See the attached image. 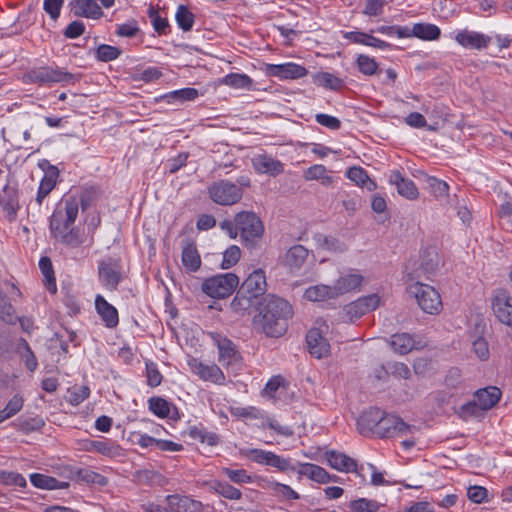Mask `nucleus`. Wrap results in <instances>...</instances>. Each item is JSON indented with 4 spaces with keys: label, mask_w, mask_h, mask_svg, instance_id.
<instances>
[{
    "label": "nucleus",
    "mask_w": 512,
    "mask_h": 512,
    "mask_svg": "<svg viewBox=\"0 0 512 512\" xmlns=\"http://www.w3.org/2000/svg\"><path fill=\"white\" fill-rule=\"evenodd\" d=\"M291 315L292 308L286 300L269 295L260 302L254 324L266 335L279 337L286 331V321Z\"/></svg>",
    "instance_id": "nucleus-1"
},
{
    "label": "nucleus",
    "mask_w": 512,
    "mask_h": 512,
    "mask_svg": "<svg viewBox=\"0 0 512 512\" xmlns=\"http://www.w3.org/2000/svg\"><path fill=\"white\" fill-rule=\"evenodd\" d=\"M78 210L79 201L71 197L65 201V211H55L50 220V229L54 238L70 247H77L84 242L83 235L73 227Z\"/></svg>",
    "instance_id": "nucleus-2"
},
{
    "label": "nucleus",
    "mask_w": 512,
    "mask_h": 512,
    "mask_svg": "<svg viewBox=\"0 0 512 512\" xmlns=\"http://www.w3.org/2000/svg\"><path fill=\"white\" fill-rule=\"evenodd\" d=\"M408 292L415 298L423 312L437 315L442 311V299L439 292L434 287L416 281L409 285Z\"/></svg>",
    "instance_id": "nucleus-3"
},
{
    "label": "nucleus",
    "mask_w": 512,
    "mask_h": 512,
    "mask_svg": "<svg viewBox=\"0 0 512 512\" xmlns=\"http://www.w3.org/2000/svg\"><path fill=\"white\" fill-rule=\"evenodd\" d=\"M239 284V278L234 273L220 274L206 279L202 283V291L212 298L230 296Z\"/></svg>",
    "instance_id": "nucleus-4"
},
{
    "label": "nucleus",
    "mask_w": 512,
    "mask_h": 512,
    "mask_svg": "<svg viewBox=\"0 0 512 512\" xmlns=\"http://www.w3.org/2000/svg\"><path fill=\"white\" fill-rule=\"evenodd\" d=\"M328 330V325L322 323L319 327L310 329L306 335L308 351L316 359L327 358L331 353L330 343L325 337Z\"/></svg>",
    "instance_id": "nucleus-5"
},
{
    "label": "nucleus",
    "mask_w": 512,
    "mask_h": 512,
    "mask_svg": "<svg viewBox=\"0 0 512 512\" xmlns=\"http://www.w3.org/2000/svg\"><path fill=\"white\" fill-rule=\"evenodd\" d=\"M235 223L245 241H254L263 234V225L253 212L242 211L235 216Z\"/></svg>",
    "instance_id": "nucleus-6"
},
{
    "label": "nucleus",
    "mask_w": 512,
    "mask_h": 512,
    "mask_svg": "<svg viewBox=\"0 0 512 512\" xmlns=\"http://www.w3.org/2000/svg\"><path fill=\"white\" fill-rule=\"evenodd\" d=\"M211 199L219 205H233L242 198V190L228 181H219L209 188Z\"/></svg>",
    "instance_id": "nucleus-7"
},
{
    "label": "nucleus",
    "mask_w": 512,
    "mask_h": 512,
    "mask_svg": "<svg viewBox=\"0 0 512 512\" xmlns=\"http://www.w3.org/2000/svg\"><path fill=\"white\" fill-rule=\"evenodd\" d=\"M396 34L400 38L416 37L424 41H436L440 38L441 30L434 24L419 22L415 23L411 28H397Z\"/></svg>",
    "instance_id": "nucleus-8"
},
{
    "label": "nucleus",
    "mask_w": 512,
    "mask_h": 512,
    "mask_svg": "<svg viewBox=\"0 0 512 512\" xmlns=\"http://www.w3.org/2000/svg\"><path fill=\"white\" fill-rule=\"evenodd\" d=\"M72 79V75L66 72H62L59 70H54L52 68L42 67L39 69L31 70L24 74L23 82L24 83H38V84H46V83H54V82H63Z\"/></svg>",
    "instance_id": "nucleus-9"
},
{
    "label": "nucleus",
    "mask_w": 512,
    "mask_h": 512,
    "mask_svg": "<svg viewBox=\"0 0 512 512\" xmlns=\"http://www.w3.org/2000/svg\"><path fill=\"white\" fill-rule=\"evenodd\" d=\"M264 71L270 77L289 80L303 78L308 74V70L305 67L292 62L265 64Z\"/></svg>",
    "instance_id": "nucleus-10"
},
{
    "label": "nucleus",
    "mask_w": 512,
    "mask_h": 512,
    "mask_svg": "<svg viewBox=\"0 0 512 512\" xmlns=\"http://www.w3.org/2000/svg\"><path fill=\"white\" fill-rule=\"evenodd\" d=\"M411 431V426L403 422L396 415L386 414L384 412L383 417L377 429V437L387 438L398 435H405Z\"/></svg>",
    "instance_id": "nucleus-11"
},
{
    "label": "nucleus",
    "mask_w": 512,
    "mask_h": 512,
    "mask_svg": "<svg viewBox=\"0 0 512 512\" xmlns=\"http://www.w3.org/2000/svg\"><path fill=\"white\" fill-rule=\"evenodd\" d=\"M440 258L434 247H427L421 251L419 258V267L415 273H408V280L413 281L421 275L428 276L433 274L439 267Z\"/></svg>",
    "instance_id": "nucleus-12"
},
{
    "label": "nucleus",
    "mask_w": 512,
    "mask_h": 512,
    "mask_svg": "<svg viewBox=\"0 0 512 512\" xmlns=\"http://www.w3.org/2000/svg\"><path fill=\"white\" fill-rule=\"evenodd\" d=\"M511 296L508 291L499 289L492 299V309L494 315L502 323L512 328V304Z\"/></svg>",
    "instance_id": "nucleus-13"
},
{
    "label": "nucleus",
    "mask_w": 512,
    "mask_h": 512,
    "mask_svg": "<svg viewBox=\"0 0 512 512\" xmlns=\"http://www.w3.org/2000/svg\"><path fill=\"white\" fill-rule=\"evenodd\" d=\"M188 365L192 372L203 381L212 382L218 385H223L225 383L224 373L215 364L205 365L197 359L192 358L188 361Z\"/></svg>",
    "instance_id": "nucleus-14"
},
{
    "label": "nucleus",
    "mask_w": 512,
    "mask_h": 512,
    "mask_svg": "<svg viewBox=\"0 0 512 512\" xmlns=\"http://www.w3.org/2000/svg\"><path fill=\"white\" fill-rule=\"evenodd\" d=\"M384 411L379 408H370L363 412L358 421L357 427L362 435H377V429L383 417Z\"/></svg>",
    "instance_id": "nucleus-15"
},
{
    "label": "nucleus",
    "mask_w": 512,
    "mask_h": 512,
    "mask_svg": "<svg viewBox=\"0 0 512 512\" xmlns=\"http://www.w3.org/2000/svg\"><path fill=\"white\" fill-rule=\"evenodd\" d=\"M455 40L464 48L481 50L489 45L491 38L482 33L465 29L456 34Z\"/></svg>",
    "instance_id": "nucleus-16"
},
{
    "label": "nucleus",
    "mask_w": 512,
    "mask_h": 512,
    "mask_svg": "<svg viewBox=\"0 0 512 512\" xmlns=\"http://www.w3.org/2000/svg\"><path fill=\"white\" fill-rule=\"evenodd\" d=\"M171 512H202L204 505L188 496L169 495L166 497Z\"/></svg>",
    "instance_id": "nucleus-17"
},
{
    "label": "nucleus",
    "mask_w": 512,
    "mask_h": 512,
    "mask_svg": "<svg viewBox=\"0 0 512 512\" xmlns=\"http://www.w3.org/2000/svg\"><path fill=\"white\" fill-rule=\"evenodd\" d=\"M364 282V276L356 271H351L340 276L334 286L337 297L345 293L351 292L362 286Z\"/></svg>",
    "instance_id": "nucleus-18"
},
{
    "label": "nucleus",
    "mask_w": 512,
    "mask_h": 512,
    "mask_svg": "<svg viewBox=\"0 0 512 512\" xmlns=\"http://www.w3.org/2000/svg\"><path fill=\"white\" fill-rule=\"evenodd\" d=\"M70 5L75 16L91 19L103 16V11L95 0H72Z\"/></svg>",
    "instance_id": "nucleus-19"
},
{
    "label": "nucleus",
    "mask_w": 512,
    "mask_h": 512,
    "mask_svg": "<svg viewBox=\"0 0 512 512\" xmlns=\"http://www.w3.org/2000/svg\"><path fill=\"white\" fill-rule=\"evenodd\" d=\"M266 277L261 269L253 271L243 282L241 290L256 298L266 290Z\"/></svg>",
    "instance_id": "nucleus-20"
},
{
    "label": "nucleus",
    "mask_w": 512,
    "mask_h": 512,
    "mask_svg": "<svg viewBox=\"0 0 512 512\" xmlns=\"http://www.w3.org/2000/svg\"><path fill=\"white\" fill-rule=\"evenodd\" d=\"M181 261L189 272H196L201 267V257L196 244L191 240H185L182 245Z\"/></svg>",
    "instance_id": "nucleus-21"
},
{
    "label": "nucleus",
    "mask_w": 512,
    "mask_h": 512,
    "mask_svg": "<svg viewBox=\"0 0 512 512\" xmlns=\"http://www.w3.org/2000/svg\"><path fill=\"white\" fill-rule=\"evenodd\" d=\"M389 181L397 187V191L401 196L409 200L418 198L419 192L415 184L411 180L404 178L399 171H393Z\"/></svg>",
    "instance_id": "nucleus-22"
},
{
    "label": "nucleus",
    "mask_w": 512,
    "mask_h": 512,
    "mask_svg": "<svg viewBox=\"0 0 512 512\" xmlns=\"http://www.w3.org/2000/svg\"><path fill=\"white\" fill-rule=\"evenodd\" d=\"M325 457L329 465L335 470L348 473L357 469L355 460L344 453L328 451L325 453Z\"/></svg>",
    "instance_id": "nucleus-23"
},
{
    "label": "nucleus",
    "mask_w": 512,
    "mask_h": 512,
    "mask_svg": "<svg viewBox=\"0 0 512 512\" xmlns=\"http://www.w3.org/2000/svg\"><path fill=\"white\" fill-rule=\"evenodd\" d=\"M255 170L262 174L277 176L283 172V164L267 155H258L252 160Z\"/></svg>",
    "instance_id": "nucleus-24"
},
{
    "label": "nucleus",
    "mask_w": 512,
    "mask_h": 512,
    "mask_svg": "<svg viewBox=\"0 0 512 512\" xmlns=\"http://www.w3.org/2000/svg\"><path fill=\"white\" fill-rule=\"evenodd\" d=\"M501 397V391L499 388L490 386L484 389H479L475 393V401L479 405V408L484 410H489L494 407Z\"/></svg>",
    "instance_id": "nucleus-25"
},
{
    "label": "nucleus",
    "mask_w": 512,
    "mask_h": 512,
    "mask_svg": "<svg viewBox=\"0 0 512 512\" xmlns=\"http://www.w3.org/2000/svg\"><path fill=\"white\" fill-rule=\"evenodd\" d=\"M99 278L108 289H115L120 280L119 266L116 263L111 262L100 263Z\"/></svg>",
    "instance_id": "nucleus-26"
},
{
    "label": "nucleus",
    "mask_w": 512,
    "mask_h": 512,
    "mask_svg": "<svg viewBox=\"0 0 512 512\" xmlns=\"http://www.w3.org/2000/svg\"><path fill=\"white\" fill-rule=\"evenodd\" d=\"M304 298L312 302L326 301L337 298V293L334 286L318 284L307 288L304 292Z\"/></svg>",
    "instance_id": "nucleus-27"
},
{
    "label": "nucleus",
    "mask_w": 512,
    "mask_h": 512,
    "mask_svg": "<svg viewBox=\"0 0 512 512\" xmlns=\"http://www.w3.org/2000/svg\"><path fill=\"white\" fill-rule=\"evenodd\" d=\"M308 250L302 245L292 246L285 255V265L291 270H299L308 257Z\"/></svg>",
    "instance_id": "nucleus-28"
},
{
    "label": "nucleus",
    "mask_w": 512,
    "mask_h": 512,
    "mask_svg": "<svg viewBox=\"0 0 512 512\" xmlns=\"http://www.w3.org/2000/svg\"><path fill=\"white\" fill-rule=\"evenodd\" d=\"M298 474L322 484L328 483L332 480L331 476L324 468L311 463L300 464Z\"/></svg>",
    "instance_id": "nucleus-29"
},
{
    "label": "nucleus",
    "mask_w": 512,
    "mask_h": 512,
    "mask_svg": "<svg viewBox=\"0 0 512 512\" xmlns=\"http://www.w3.org/2000/svg\"><path fill=\"white\" fill-rule=\"evenodd\" d=\"M15 353L24 362L26 368L30 372L36 370L38 366L36 356L25 339L20 338L15 342Z\"/></svg>",
    "instance_id": "nucleus-30"
},
{
    "label": "nucleus",
    "mask_w": 512,
    "mask_h": 512,
    "mask_svg": "<svg viewBox=\"0 0 512 512\" xmlns=\"http://www.w3.org/2000/svg\"><path fill=\"white\" fill-rule=\"evenodd\" d=\"M98 313L108 327H115L118 324V312L102 296L98 295L95 300Z\"/></svg>",
    "instance_id": "nucleus-31"
},
{
    "label": "nucleus",
    "mask_w": 512,
    "mask_h": 512,
    "mask_svg": "<svg viewBox=\"0 0 512 512\" xmlns=\"http://www.w3.org/2000/svg\"><path fill=\"white\" fill-rule=\"evenodd\" d=\"M215 341L219 352V362L223 365H231L233 362L237 361L238 354L230 340L217 337Z\"/></svg>",
    "instance_id": "nucleus-32"
},
{
    "label": "nucleus",
    "mask_w": 512,
    "mask_h": 512,
    "mask_svg": "<svg viewBox=\"0 0 512 512\" xmlns=\"http://www.w3.org/2000/svg\"><path fill=\"white\" fill-rule=\"evenodd\" d=\"M59 175V171L56 167L52 166L49 167V169L46 171L40 186L39 191L37 195V201L39 203L42 202V200L52 191V189L55 187L57 178Z\"/></svg>",
    "instance_id": "nucleus-33"
},
{
    "label": "nucleus",
    "mask_w": 512,
    "mask_h": 512,
    "mask_svg": "<svg viewBox=\"0 0 512 512\" xmlns=\"http://www.w3.org/2000/svg\"><path fill=\"white\" fill-rule=\"evenodd\" d=\"M346 175L351 181L360 187H365L368 191H374L377 188L376 183L369 178L366 171L361 167L349 168Z\"/></svg>",
    "instance_id": "nucleus-34"
},
{
    "label": "nucleus",
    "mask_w": 512,
    "mask_h": 512,
    "mask_svg": "<svg viewBox=\"0 0 512 512\" xmlns=\"http://www.w3.org/2000/svg\"><path fill=\"white\" fill-rule=\"evenodd\" d=\"M303 177L307 181H321L324 186L333 184L334 179L328 174V170L323 165H313L304 171Z\"/></svg>",
    "instance_id": "nucleus-35"
},
{
    "label": "nucleus",
    "mask_w": 512,
    "mask_h": 512,
    "mask_svg": "<svg viewBox=\"0 0 512 512\" xmlns=\"http://www.w3.org/2000/svg\"><path fill=\"white\" fill-rule=\"evenodd\" d=\"M30 480L35 487L40 489H65L69 486L67 482H61L53 477L39 473L31 474Z\"/></svg>",
    "instance_id": "nucleus-36"
},
{
    "label": "nucleus",
    "mask_w": 512,
    "mask_h": 512,
    "mask_svg": "<svg viewBox=\"0 0 512 512\" xmlns=\"http://www.w3.org/2000/svg\"><path fill=\"white\" fill-rule=\"evenodd\" d=\"M220 83L234 89L251 90L253 80L246 74L231 73L222 78Z\"/></svg>",
    "instance_id": "nucleus-37"
},
{
    "label": "nucleus",
    "mask_w": 512,
    "mask_h": 512,
    "mask_svg": "<svg viewBox=\"0 0 512 512\" xmlns=\"http://www.w3.org/2000/svg\"><path fill=\"white\" fill-rule=\"evenodd\" d=\"M313 82L320 87L339 90L343 86V81L335 75L328 72H318L312 76Z\"/></svg>",
    "instance_id": "nucleus-38"
},
{
    "label": "nucleus",
    "mask_w": 512,
    "mask_h": 512,
    "mask_svg": "<svg viewBox=\"0 0 512 512\" xmlns=\"http://www.w3.org/2000/svg\"><path fill=\"white\" fill-rule=\"evenodd\" d=\"M346 37L352 39L356 43H361L367 46H372L379 49H386L390 47V44L377 39L371 35L360 33V32H350L346 34Z\"/></svg>",
    "instance_id": "nucleus-39"
},
{
    "label": "nucleus",
    "mask_w": 512,
    "mask_h": 512,
    "mask_svg": "<svg viewBox=\"0 0 512 512\" xmlns=\"http://www.w3.org/2000/svg\"><path fill=\"white\" fill-rule=\"evenodd\" d=\"M390 344L396 352L406 354L412 350L414 341L409 334L401 333L393 335Z\"/></svg>",
    "instance_id": "nucleus-40"
},
{
    "label": "nucleus",
    "mask_w": 512,
    "mask_h": 512,
    "mask_svg": "<svg viewBox=\"0 0 512 512\" xmlns=\"http://www.w3.org/2000/svg\"><path fill=\"white\" fill-rule=\"evenodd\" d=\"M24 399L21 395H14L6 404L3 410H0V423L16 415L23 407Z\"/></svg>",
    "instance_id": "nucleus-41"
},
{
    "label": "nucleus",
    "mask_w": 512,
    "mask_h": 512,
    "mask_svg": "<svg viewBox=\"0 0 512 512\" xmlns=\"http://www.w3.org/2000/svg\"><path fill=\"white\" fill-rule=\"evenodd\" d=\"M137 480L149 486H164L167 479L160 473L152 470H142L136 473Z\"/></svg>",
    "instance_id": "nucleus-42"
},
{
    "label": "nucleus",
    "mask_w": 512,
    "mask_h": 512,
    "mask_svg": "<svg viewBox=\"0 0 512 512\" xmlns=\"http://www.w3.org/2000/svg\"><path fill=\"white\" fill-rule=\"evenodd\" d=\"M314 241L316 242L317 247L327 251L343 252L345 250V245L342 242L323 234H316L314 236Z\"/></svg>",
    "instance_id": "nucleus-43"
},
{
    "label": "nucleus",
    "mask_w": 512,
    "mask_h": 512,
    "mask_svg": "<svg viewBox=\"0 0 512 512\" xmlns=\"http://www.w3.org/2000/svg\"><path fill=\"white\" fill-rule=\"evenodd\" d=\"M3 192L4 196L2 198V205L4 209L9 214H15L19 207L17 190L13 187L5 186Z\"/></svg>",
    "instance_id": "nucleus-44"
},
{
    "label": "nucleus",
    "mask_w": 512,
    "mask_h": 512,
    "mask_svg": "<svg viewBox=\"0 0 512 512\" xmlns=\"http://www.w3.org/2000/svg\"><path fill=\"white\" fill-rule=\"evenodd\" d=\"M40 269L44 275L45 278V285L47 289L55 293L56 292V282L55 278L53 276V269H52V263L49 258L43 257L39 261Z\"/></svg>",
    "instance_id": "nucleus-45"
},
{
    "label": "nucleus",
    "mask_w": 512,
    "mask_h": 512,
    "mask_svg": "<svg viewBox=\"0 0 512 512\" xmlns=\"http://www.w3.org/2000/svg\"><path fill=\"white\" fill-rule=\"evenodd\" d=\"M67 392V401L74 406L82 403L90 395V389L86 385H74L73 387L69 388Z\"/></svg>",
    "instance_id": "nucleus-46"
},
{
    "label": "nucleus",
    "mask_w": 512,
    "mask_h": 512,
    "mask_svg": "<svg viewBox=\"0 0 512 512\" xmlns=\"http://www.w3.org/2000/svg\"><path fill=\"white\" fill-rule=\"evenodd\" d=\"M175 18L178 25L184 31H189L192 29L194 23V15L186 6L180 5L178 7Z\"/></svg>",
    "instance_id": "nucleus-47"
},
{
    "label": "nucleus",
    "mask_w": 512,
    "mask_h": 512,
    "mask_svg": "<svg viewBox=\"0 0 512 512\" xmlns=\"http://www.w3.org/2000/svg\"><path fill=\"white\" fill-rule=\"evenodd\" d=\"M380 505L377 501L360 498L353 500L349 504V508L352 512H376Z\"/></svg>",
    "instance_id": "nucleus-48"
},
{
    "label": "nucleus",
    "mask_w": 512,
    "mask_h": 512,
    "mask_svg": "<svg viewBox=\"0 0 512 512\" xmlns=\"http://www.w3.org/2000/svg\"><path fill=\"white\" fill-rule=\"evenodd\" d=\"M44 425L45 421L43 418L36 416L20 420L18 427L19 430L28 434L40 430Z\"/></svg>",
    "instance_id": "nucleus-49"
},
{
    "label": "nucleus",
    "mask_w": 512,
    "mask_h": 512,
    "mask_svg": "<svg viewBox=\"0 0 512 512\" xmlns=\"http://www.w3.org/2000/svg\"><path fill=\"white\" fill-rule=\"evenodd\" d=\"M198 91L195 88H184L180 90L173 91L166 95V98L171 100H177L181 103L185 101H193L198 97Z\"/></svg>",
    "instance_id": "nucleus-50"
},
{
    "label": "nucleus",
    "mask_w": 512,
    "mask_h": 512,
    "mask_svg": "<svg viewBox=\"0 0 512 512\" xmlns=\"http://www.w3.org/2000/svg\"><path fill=\"white\" fill-rule=\"evenodd\" d=\"M77 475L86 483L97 484L100 486H105L108 483V479L106 477L89 469H80L77 472Z\"/></svg>",
    "instance_id": "nucleus-51"
},
{
    "label": "nucleus",
    "mask_w": 512,
    "mask_h": 512,
    "mask_svg": "<svg viewBox=\"0 0 512 512\" xmlns=\"http://www.w3.org/2000/svg\"><path fill=\"white\" fill-rule=\"evenodd\" d=\"M214 489L219 495L230 500H239L242 496V493L239 489L228 483L217 482L214 486Z\"/></svg>",
    "instance_id": "nucleus-52"
},
{
    "label": "nucleus",
    "mask_w": 512,
    "mask_h": 512,
    "mask_svg": "<svg viewBox=\"0 0 512 512\" xmlns=\"http://www.w3.org/2000/svg\"><path fill=\"white\" fill-rule=\"evenodd\" d=\"M121 54V50L110 45H100L96 50L98 60L108 62L115 60Z\"/></svg>",
    "instance_id": "nucleus-53"
},
{
    "label": "nucleus",
    "mask_w": 512,
    "mask_h": 512,
    "mask_svg": "<svg viewBox=\"0 0 512 512\" xmlns=\"http://www.w3.org/2000/svg\"><path fill=\"white\" fill-rule=\"evenodd\" d=\"M241 257V251L238 246H230L223 253V261L221 263V267L223 269H228L235 265Z\"/></svg>",
    "instance_id": "nucleus-54"
},
{
    "label": "nucleus",
    "mask_w": 512,
    "mask_h": 512,
    "mask_svg": "<svg viewBox=\"0 0 512 512\" xmlns=\"http://www.w3.org/2000/svg\"><path fill=\"white\" fill-rule=\"evenodd\" d=\"M252 298L250 295L245 296L238 293L230 304L231 309L237 314H243L251 307Z\"/></svg>",
    "instance_id": "nucleus-55"
},
{
    "label": "nucleus",
    "mask_w": 512,
    "mask_h": 512,
    "mask_svg": "<svg viewBox=\"0 0 512 512\" xmlns=\"http://www.w3.org/2000/svg\"><path fill=\"white\" fill-rule=\"evenodd\" d=\"M357 64L359 70L365 75H373L376 73L378 69V64L373 58H370L366 55H360L357 58Z\"/></svg>",
    "instance_id": "nucleus-56"
},
{
    "label": "nucleus",
    "mask_w": 512,
    "mask_h": 512,
    "mask_svg": "<svg viewBox=\"0 0 512 512\" xmlns=\"http://www.w3.org/2000/svg\"><path fill=\"white\" fill-rule=\"evenodd\" d=\"M149 408L159 417H166L170 412L168 402L159 397H154L149 400Z\"/></svg>",
    "instance_id": "nucleus-57"
},
{
    "label": "nucleus",
    "mask_w": 512,
    "mask_h": 512,
    "mask_svg": "<svg viewBox=\"0 0 512 512\" xmlns=\"http://www.w3.org/2000/svg\"><path fill=\"white\" fill-rule=\"evenodd\" d=\"M146 377L147 384L150 387H157L162 382V375L159 372L157 365L153 362L146 363Z\"/></svg>",
    "instance_id": "nucleus-58"
},
{
    "label": "nucleus",
    "mask_w": 512,
    "mask_h": 512,
    "mask_svg": "<svg viewBox=\"0 0 512 512\" xmlns=\"http://www.w3.org/2000/svg\"><path fill=\"white\" fill-rule=\"evenodd\" d=\"M231 414L236 418H251L257 419L260 417V411L253 407H232L230 409Z\"/></svg>",
    "instance_id": "nucleus-59"
},
{
    "label": "nucleus",
    "mask_w": 512,
    "mask_h": 512,
    "mask_svg": "<svg viewBox=\"0 0 512 512\" xmlns=\"http://www.w3.org/2000/svg\"><path fill=\"white\" fill-rule=\"evenodd\" d=\"M223 472L235 483H249L252 480L251 476H249L244 469L233 470L230 468H223Z\"/></svg>",
    "instance_id": "nucleus-60"
},
{
    "label": "nucleus",
    "mask_w": 512,
    "mask_h": 512,
    "mask_svg": "<svg viewBox=\"0 0 512 512\" xmlns=\"http://www.w3.org/2000/svg\"><path fill=\"white\" fill-rule=\"evenodd\" d=\"M482 410L479 408V405L475 401V399L472 402H468L464 405H462L458 410V415L462 419H468L472 416H477Z\"/></svg>",
    "instance_id": "nucleus-61"
},
{
    "label": "nucleus",
    "mask_w": 512,
    "mask_h": 512,
    "mask_svg": "<svg viewBox=\"0 0 512 512\" xmlns=\"http://www.w3.org/2000/svg\"><path fill=\"white\" fill-rule=\"evenodd\" d=\"M272 489L277 495L283 497L284 499L292 500L299 498L297 492H295L291 487L287 485L281 483H273Z\"/></svg>",
    "instance_id": "nucleus-62"
},
{
    "label": "nucleus",
    "mask_w": 512,
    "mask_h": 512,
    "mask_svg": "<svg viewBox=\"0 0 512 512\" xmlns=\"http://www.w3.org/2000/svg\"><path fill=\"white\" fill-rule=\"evenodd\" d=\"M63 2V0H44L43 7L50 17L56 20L60 15Z\"/></svg>",
    "instance_id": "nucleus-63"
},
{
    "label": "nucleus",
    "mask_w": 512,
    "mask_h": 512,
    "mask_svg": "<svg viewBox=\"0 0 512 512\" xmlns=\"http://www.w3.org/2000/svg\"><path fill=\"white\" fill-rule=\"evenodd\" d=\"M467 496L470 501L479 504L486 498L487 490L482 486H471L468 488Z\"/></svg>",
    "instance_id": "nucleus-64"
}]
</instances>
